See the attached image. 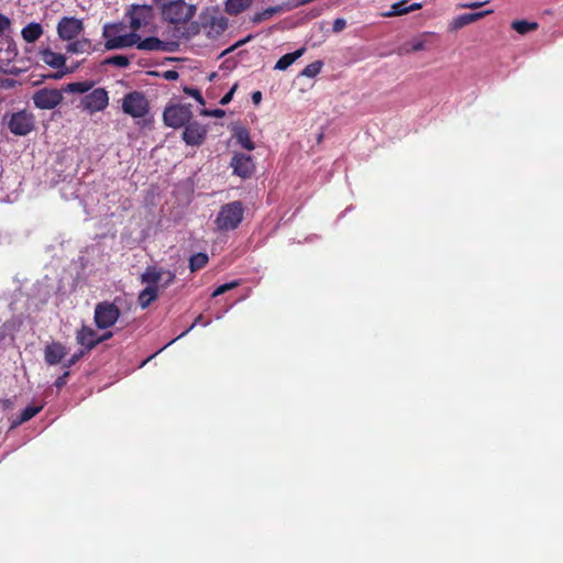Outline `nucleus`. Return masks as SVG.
Returning a JSON list of instances; mask_svg holds the SVG:
<instances>
[{
  "label": "nucleus",
  "mask_w": 563,
  "mask_h": 563,
  "mask_svg": "<svg viewBox=\"0 0 563 563\" xmlns=\"http://www.w3.org/2000/svg\"><path fill=\"white\" fill-rule=\"evenodd\" d=\"M244 218V207L241 201H232L223 205L214 220V224L219 231L235 230Z\"/></svg>",
  "instance_id": "f257e3e1"
},
{
  "label": "nucleus",
  "mask_w": 563,
  "mask_h": 563,
  "mask_svg": "<svg viewBox=\"0 0 563 563\" xmlns=\"http://www.w3.org/2000/svg\"><path fill=\"white\" fill-rule=\"evenodd\" d=\"M196 12V8L184 0L170 1L163 4V19L172 24H180L189 21Z\"/></svg>",
  "instance_id": "f03ea898"
},
{
  "label": "nucleus",
  "mask_w": 563,
  "mask_h": 563,
  "mask_svg": "<svg viewBox=\"0 0 563 563\" xmlns=\"http://www.w3.org/2000/svg\"><path fill=\"white\" fill-rule=\"evenodd\" d=\"M192 118L191 104L174 103L166 106L163 112L165 125L178 129L184 128Z\"/></svg>",
  "instance_id": "7ed1b4c3"
},
{
  "label": "nucleus",
  "mask_w": 563,
  "mask_h": 563,
  "mask_svg": "<svg viewBox=\"0 0 563 563\" xmlns=\"http://www.w3.org/2000/svg\"><path fill=\"white\" fill-rule=\"evenodd\" d=\"M201 27L209 38H217L228 29L229 20L217 9L200 14Z\"/></svg>",
  "instance_id": "20e7f679"
},
{
  "label": "nucleus",
  "mask_w": 563,
  "mask_h": 563,
  "mask_svg": "<svg viewBox=\"0 0 563 563\" xmlns=\"http://www.w3.org/2000/svg\"><path fill=\"white\" fill-rule=\"evenodd\" d=\"M4 119H8V128L14 135L24 136L35 128L34 115L26 110L7 114Z\"/></svg>",
  "instance_id": "39448f33"
},
{
  "label": "nucleus",
  "mask_w": 563,
  "mask_h": 563,
  "mask_svg": "<svg viewBox=\"0 0 563 563\" xmlns=\"http://www.w3.org/2000/svg\"><path fill=\"white\" fill-rule=\"evenodd\" d=\"M122 108L133 118H143L148 112V101L143 93L133 91L123 98Z\"/></svg>",
  "instance_id": "423d86ee"
},
{
  "label": "nucleus",
  "mask_w": 563,
  "mask_h": 563,
  "mask_svg": "<svg viewBox=\"0 0 563 563\" xmlns=\"http://www.w3.org/2000/svg\"><path fill=\"white\" fill-rule=\"evenodd\" d=\"M207 126L198 121H189L183 130L181 140L189 146H201L207 139Z\"/></svg>",
  "instance_id": "0eeeda50"
},
{
  "label": "nucleus",
  "mask_w": 563,
  "mask_h": 563,
  "mask_svg": "<svg viewBox=\"0 0 563 563\" xmlns=\"http://www.w3.org/2000/svg\"><path fill=\"white\" fill-rule=\"evenodd\" d=\"M63 89L43 88L33 95V102L36 108L51 110L57 107L63 100Z\"/></svg>",
  "instance_id": "6e6552de"
},
{
  "label": "nucleus",
  "mask_w": 563,
  "mask_h": 563,
  "mask_svg": "<svg viewBox=\"0 0 563 563\" xmlns=\"http://www.w3.org/2000/svg\"><path fill=\"white\" fill-rule=\"evenodd\" d=\"M130 18V27L136 32L142 26H146L153 19V8L146 4H134L128 11Z\"/></svg>",
  "instance_id": "1a4fd4ad"
},
{
  "label": "nucleus",
  "mask_w": 563,
  "mask_h": 563,
  "mask_svg": "<svg viewBox=\"0 0 563 563\" xmlns=\"http://www.w3.org/2000/svg\"><path fill=\"white\" fill-rule=\"evenodd\" d=\"M230 166L233 169V174L243 179L250 178L255 172L252 156L244 153L234 154Z\"/></svg>",
  "instance_id": "9d476101"
},
{
  "label": "nucleus",
  "mask_w": 563,
  "mask_h": 563,
  "mask_svg": "<svg viewBox=\"0 0 563 563\" xmlns=\"http://www.w3.org/2000/svg\"><path fill=\"white\" fill-rule=\"evenodd\" d=\"M80 106L89 114L103 110L106 108V89L97 88L92 90L81 99Z\"/></svg>",
  "instance_id": "9b49d317"
},
{
  "label": "nucleus",
  "mask_w": 563,
  "mask_h": 563,
  "mask_svg": "<svg viewBox=\"0 0 563 563\" xmlns=\"http://www.w3.org/2000/svg\"><path fill=\"white\" fill-rule=\"evenodd\" d=\"M57 31L60 38L71 41L82 31V23L75 18H63L58 23Z\"/></svg>",
  "instance_id": "f8f14e48"
},
{
  "label": "nucleus",
  "mask_w": 563,
  "mask_h": 563,
  "mask_svg": "<svg viewBox=\"0 0 563 563\" xmlns=\"http://www.w3.org/2000/svg\"><path fill=\"white\" fill-rule=\"evenodd\" d=\"M176 44L165 42L155 36H150L144 40L140 37L136 42V47L142 51L148 52H174Z\"/></svg>",
  "instance_id": "ddd939ff"
},
{
  "label": "nucleus",
  "mask_w": 563,
  "mask_h": 563,
  "mask_svg": "<svg viewBox=\"0 0 563 563\" xmlns=\"http://www.w3.org/2000/svg\"><path fill=\"white\" fill-rule=\"evenodd\" d=\"M140 35L134 31L124 35H112L110 34V25L108 24V51L115 48H124L136 45Z\"/></svg>",
  "instance_id": "4468645a"
},
{
  "label": "nucleus",
  "mask_w": 563,
  "mask_h": 563,
  "mask_svg": "<svg viewBox=\"0 0 563 563\" xmlns=\"http://www.w3.org/2000/svg\"><path fill=\"white\" fill-rule=\"evenodd\" d=\"M67 349L60 342L48 343L44 349V360L48 365L59 364L67 355Z\"/></svg>",
  "instance_id": "2eb2a0df"
},
{
  "label": "nucleus",
  "mask_w": 563,
  "mask_h": 563,
  "mask_svg": "<svg viewBox=\"0 0 563 563\" xmlns=\"http://www.w3.org/2000/svg\"><path fill=\"white\" fill-rule=\"evenodd\" d=\"M104 339V335L100 336L95 330L85 325L77 332L76 336L78 344L84 346L86 350H91L96 344L103 341Z\"/></svg>",
  "instance_id": "dca6fc26"
},
{
  "label": "nucleus",
  "mask_w": 563,
  "mask_h": 563,
  "mask_svg": "<svg viewBox=\"0 0 563 563\" xmlns=\"http://www.w3.org/2000/svg\"><path fill=\"white\" fill-rule=\"evenodd\" d=\"M421 3H418V2H413V3H409V0H400L396 3H394L391 7H390V11L384 13L383 15L384 16H399V15H404V14H407L411 11H416V10H419L421 9Z\"/></svg>",
  "instance_id": "f3484780"
},
{
  "label": "nucleus",
  "mask_w": 563,
  "mask_h": 563,
  "mask_svg": "<svg viewBox=\"0 0 563 563\" xmlns=\"http://www.w3.org/2000/svg\"><path fill=\"white\" fill-rule=\"evenodd\" d=\"M233 136L241 146L247 151L255 148L254 142L251 140L250 132L242 125H234L232 128Z\"/></svg>",
  "instance_id": "a211bd4d"
},
{
  "label": "nucleus",
  "mask_w": 563,
  "mask_h": 563,
  "mask_svg": "<svg viewBox=\"0 0 563 563\" xmlns=\"http://www.w3.org/2000/svg\"><path fill=\"white\" fill-rule=\"evenodd\" d=\"M493 11L492 10H487V11H482V12H476V13H464V14H461L459 15L457 18L454 19V27L455 29H460V27H463L470 23H473L479 19H482L483 16H485L486 14H489L492 13Z\"/></svg>",
  "instance_id": "6ab92c4d"
},
{
  "label": "nucleus",
  "mask_w": 563,
  "mask_h": 563,
  "mask_svg": "<svg viewBox=\"0 0 563 563\" xmlns=\"http://www.w3.org/2000/svg\"><path fill=\"white\" fill-rule=\"evenodd\" d=\"M253 0H227L225 12L230 15H238L249 9Z\"/></svg>",
  "instance_id": "aec40b11"
},
{
  "label": "nucleus",
  "mask_w": 563,
  "mask_h": 563,
  "mask_svg": "<svg viewBox=\"0 0 563 563\" xmlns=\"http://www.w3.org/2000/svg\"><path fill=\"white\" fill-rule=\"evenodd\" d=\"M305 53V48H299L292 53H288L283 55L276 63L275 69L277 70H286L290 65H292L299 57Z\"/></svg>",
  "instance_id": "412c9836"
},
{
  "label": "nucleus",
  "mask_w": 563,
  "mask_h": 563,
  "mask_svg": "<svg viewBox=\"0 0 563 563\" xmlns=\"http://www.w3.org/2000/svg\"><path fill=\"white\" fill-rule=\"evenodd\" d=\"M209 263V256L205 252H199L190 255L189 257V269L191 273H196L205 268Z\"/></svg>",
  "instance_id": "4be33fe9"
},
{
  "label": "nucleus",
  "mask_w": 563,
  "mask_h": 563,
  "mask_svg": "<svg viewBox=\"0 0 563 563\" xmlns=\"http://www.w3.org/2000/svg\"><path fill=\"white\" fill-rule=\"evenodd\" d=\"M43 33V29L38 23H30L22 30V37L27 43H33L40 38Z\"/></svg>",
  "instance_id": "5701e85b"
},
{
  "label": "nucleus",
  "mask_w": 563,
  "mask_h": 563,
  "mask_svg": "<svg viewBox=\"0 0 563 563\" xmlns=\"http://www.w3.org/2000/svg\"><path fill=\"white\" fill-rule=\"evenodd\" d=\"M42 59L45 64L59 68L65 65V57L62 54L54 53L49 49H44L42 52Z\"/></svg>",
  "instance_id": "b1692460"
},
{
  "label": "nucleus",
  "mask_w": 563,
  "mask_h": 563,
  "mask_svg": "<svg viewBox=\"0 0 563 563\" xmlns=\"http://www.w3.org/2000/svg\"><path fill=\"white\" fill-rule=\"evenodd\" d=\"M282 10H283V8L280 5L269 7V8L265 9V10H263L262 12H256L252 16L251 21L254 24L262 23L263 21L269 20L275 14L279 13Z\"/></svg>",
  "instance_id": "393cba45"
},
{
  "label": "nucleus",
  "mask_w": 563,
  "mask_h": 563,
  "mask_svg": "<svg viewBox=\"0 0 563 563\" xmlns=\"http://www.w3.org/2000/svg\"><path fill=\"white\" fill-rule=\"evenodd\" d=\"M538 27L539 24L537 22H529L526 20H515L511 22V29L521 35L536 31Z\"/></svg>",
  "instance_id": "a878e982"
},
{
  "label": "nucleus",
  "mask_w": 563,
  "mask_h": 563,
  "mask_svg": "<svg viewBox=\"0 0 563 563\" xmlns=\"http://www.w3.org/2000/svg\"><path fill=\"white\" fill-rule=\"evenodd\" d=\"M163 277L164 274H162V271H158L155 267H148L142 275V280L152 285V287H157Z\"/></svg>",
  "instance_id": "bb28decb"
},
{
  "label": "nucleus",
  "mask_w": 563,
  "mask_h": 563,
  "mask_svg": "<svg viewBox=\"0 0 563 563\" xmlns=\"http://www.w3.org/2000/svg\"><path fill=\"white\" fill-rule=\"evenodd\" d=\"M157 297V287L148 286L139 295V303L142 308H146Z\"/></svg>",
  "instance_id": "cd10ccee"
},
{
  "label": "nucleus",
  "mask_w": 563,
  "mask_h": 563,
  "mask_svg": "<svg viewBox=\"0 0 563 563\" xmlns=\"http://www.w3.org/2000/svg\"><path fill=\"white\" fill-rule=\"evenodd\" d=\"M93 87L92 81H80V82H70L67 84L63 91L65 92H76V93H84L89 91Z\"/></svg>",
  "instance_id": "c85d7f7f"
},
{
  "label": "nucleus",
  "mask_w": 563,
  "mask_h": 563,
  "mask_svg": "<svg viewBox=\"0 0 563 563\" xmlns=\"http://www.w3.org/2000/svg\"><path fill=\"white\" fill-rule=\"evenodd\" d=\"M42 406H27L25 407L18 421L13 423V426H18V424H22L29 420H31L33 417H35L41 410H42Z\"/></svg>",
  "instance_id": "c756f323"
},
{
  "label": "nucleus",
  "mask_w": 563,
  "mask_h": 563,
  "mask_svg": "<svg viewBox=\"0 0 563 563\" xmlns=\"http://www.w3.org/2000/svg\"><path fill=\"white\" fill-rule=\"evenodd\" d=\"M90 43L86 40L70 42L66 45V52L70 54L85 53L89 49Z\"/></svg>",
  "instance_id": "7c9ffc66"
},
{
  "label": "nucleus",
  "mask_w": 563,
  "mask_h": 563,
  "mask_svg": "<svg viewBox=\"0 0 563 563\" xmlns=\"http://www.w3.org/2000/svg\"><path fill=\"white\" fill-rule=\"evenodd\" d=\"M322 66H323V63L321 60H316V62L307 65L302 69L300 75L303 77L313 78L321 71Z\"/></svg>",
  "instance_id": "2f4dec72"
},
{
  "label": "nucleus",
  "mask_w": 563,
  "mask_h": 563,
  "mask_svg": "<svg viewBox=\"0 0 563 563\" xmlns=\"http://www.w3.org/2000/svg\"><path fill=\"white\" fill-rule=\"evenodd\" d=\"M238 286H240V280H232L230 283H225V284H222L220 285L219 287H217L213 292H212V297H218L220 295H223L225 294L227 291L229 290H232L234 288H236Z\"/></svg>",
  "instance_id": "473e14b6"
},
{
  "label": "nucleus",
  "mask_w": 563,
  "mask_h": 563,
  "mask_svg": "<svg viewBox=\"0 0 563 563\" xmlns=\"http://www.w3.org/2000/svg\"><path fill=\"white\" fill-rule=\"evenodd\" d=\"M130 64V59L125 55H112L108 56V65L117 67H126Z\"/></svg>",
  "instance_id": "72a5a7b5"
},
{
  "label": "nucleus",
  "mask_w": 563,
  "mask_h": 563,
  "mask_svg": "<svg viewBox=\"0 0 563 563\" xmlns=\"http://www.w3.org/2000/svg\"><path fill=\"white\" fill-rule=\"evenodd\" d=\"M183 91L186 95L195 98L200 104H202V106L205 104V99L199 89L186 86V87H184Z\"/></svg>",
  "instance_id": "f704fd0d"
},
{
  "label": "nucleus",
  "mask_w": 563,
  "mask_h": 563,
  "mask_svg": "<svg viewBox=\"0 0 563 563\" xmlns=\"http://www.w3.org/2000/svg\"><path fill=\"white\" fill-rule=\"evenodd\" d=\"M162 274H164V277H163V279L159 282V285H161L163 288L168 287L169 285H172V284L175 282V278H176L175 273H173V272H170V271H162Z\"/></svg>",
  "instance_id": "c9c22d12"
},
{
  "label": "nucleus",
  "mask_w": 563,
  "mask_h": 563,
  "mask_svg": "<svg viewBox=\"0 0 563 563\" xmlns=\"http://www.w3.org/2000/svg\"><path fill=\"white\" fill-rule=\"evenodd\" d=\"M84 353H85V351L80 350L78 353L73 354L70 356V358H68L64 363L63 367L66 368V369L70 368L73 365H75L84 356Z\"/></svg>",
  "instance_id": "e433bc0d"
},
{
  "label": "nucleus",
  "mask_w": 563,
  "mask_h": 563,
  "mask_svg": "<svg viewBox=\"0 0 563 563\" xmlns=\"http://www.w3.org/2000/svg\"><path fill=\"white\" fill-rule=\"evenodd\" d=\"M69 375H70L69 371L65 368V372L59 377H57V379L55 380V383H54L55 387L57 389H62L67 384V379H68Z\"/></svg>",
  "instance_id": "4c0bfd02"
},
{
  "label": "nucleus",
  "mask_w": 563,
  "mask_h": 563,
  "mask_svg": "<svg viewBox=\"0 0 563 563\" xmlns=\"http://www.w3.org/2000/svg\"><path fill=\"white\" fill-rule=\"evenodd\" d=\"M238 88V85L235 84L220 100V104L225 106L231 102L233 95Z\"/></svg>",
  "instance_id": "58836bf2"
},
{
  "label": "nucleus",
  "mask_w": 563,
  "mask_h": 563,
  "mask_svg": "<svg viewBox=\"0 0 563 563\" xmlns=\"http://www.w3.org/2000/svg\"><path fill=\"white\" fill-rule=\"evenodd\" d=\"M345 26H346V21L342 18H338L334 20L332 29L335 33H338V32L343 31L345 29Z\"/></svg>",
  "instance_id": "ea45409f"
},
{
  "label": "nucleus",
  "mask_w": 563,
  "mask_h": 563,
  "mask_svg": "<svg viewBox=\"0 0 563 563\" xmlns=\"http://www.w3.org/2000/svg\"><path fill=\"white\" fill-rule=\"evenodd\" d=\"M10 19L3 14H0V36L3 34L5 30L10 27Z\"/></svg>",
  "instance_id": "a19ab883"
},
{
  "label": "nucleus",
  "mask_w": 563,
  "mask_h": 563,
  "mask_svg": "<svg viewBox=\"0 0 563 563\" xmlns=\"http://www.w3.org/2000/svg\"><path fill=\"white\" fill-rule=\"evenodd\" d=\"M162 77L166 80H176L178 79L179 77V74L178 71L174 70V69H169V70H165L163 74H162Z\"/></svg>",
  "instance_id": "79ce46f5"
},
{
  "label": "nucleus",
  "mask_w": 563,
  "mask_h": 563,
  "mask_svg": "<svg viewBox=\"0 0 563 563\" xmlns=\"http://www.w3.org/2000/svg\"><path fill=\"white\" fill-rule=\"evenodd\" d=\"M203 113L206 115H210V117H214V118H222L225 115V111L222 109L206 110Z\"/></svg>",
  "instance_id": "37998d69"
},
{
  "label": "nucleus",
  "mask_w": 563,
  "mask_h": 563,
  "mask_svg": "<svg viewBox=\"0 0 563 563\" xmlns=\"http://www.w3.org/2000/svg\"><path fill=\"white\" fill-rule=\"evenodd\" d=\"M120 312L114 303L108 302V317H119Z\"/></svg>",
  "instance_id": "c03bdc74"
},
{
  "label": "nucleus",
  "mask_w": 563,
  "mask_h": 563,
  "mask_svg": "<svg viewBox=\"0 0 563 563\" xmlns=\"http://www.w3.org/2000/svg\"><path fill=\"white\" fill-rule=\"evenodd\" d=\"M104 310H106V303L104 302L98 303L96 307L95 317L96 318L102 317V313Z\"/></svg>",
  "instance_id": "a18cd8bd"
},
{
  "label": "nucleus",
  "mask_w": 563,
  "mask_h": 563,
  "mask_svg": "<svg viewBox=\"0 0 563 563\" xmlns=\"http://www.w3.org/2000/svg\"><path fill=\"white\" fill-rule=\"evenodd\" d=\"M262 100V92L261 91H255L252 93V101L254 104H258Z\"/></svg>",
  "instance_id": "49530a36"
},
{
  "label": "nucleus",
  "mask_w": 563,
  "mask_h": 563,
  "mask_svg": "<svg viewBox=\"0 0 563 563\" xmlns=\"http://www.w3.org/2000/svg\"><path fill=\"white\" fill-rule=\"evenodd\" d=\"M483 4H484V2H472V3L463 4L462 7L470 8V9H477V8L482 7Z\"/></svg>",
  "instance_id": "de8ad7c7"
},
{
  "label": "nucleus",
  "mask_w": 563,
  "mask_h": 563,
  "mask_svg": "<svg viewBox=\"0 0 563 563\" xmlns=\"http://www.w3.org/2000/svg\"><path fill=\"white\" fill-rule=\"evenodd\" d=\"M424 48V43L423 42H417L412 45V51L415 52H418V51H422Z\"/></svg>",
  "instance_id": "09e8293b"
},
{
  "label": "nucleus",
  "mask_w": 563,
  "mask_h": 563,
  "mask_svg": "<svg viewBox=\"0 0 563 563\" xmlns=\"http://www.w3.org/2000/svg\"><path fill=\"white\" fill-rule=\"evenodd\" d=\"M99 329H106V319H93Z\"/></svg>",
  "instance_id": "8fccbe9b"
},
{
  "label": "nucleus",
  "mask_w": 563,
  "mask_h": 563,
  "mask_svg": "<svg viewBox=\"0 0 563 563\" xmlns=\"http://www.w3.org/2000/svg\"><path fill=\"white\" fill-rule=\"evenodd\" d=\"M250 37H251V36L246 37L245 40L240 41V42L236 44V46H238V45H240V44L246 43V42L249 41V38H250Z\"/></svg>",
  "instance_id": "3c124183"
},
{
  "label": "nucleus",
  "mask_w": 563,
  "mask_h": 563,
  "mask_svg": "<svg viewBox=\"0 0 563 563\" xmlns=\"http://www.w3.org/2000/svg\"><path fill=\"white\" fill-rule=\"evenodd\" d=\"M102 35L106 36V24L102 26Z\"/></svg>",
  "instance_id": "603ef678"
}]
</instances>
